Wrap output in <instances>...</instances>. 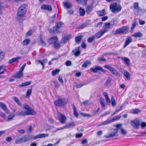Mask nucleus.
<instances>
[{"instance_id": "f257e3e1", "label": "nucleus", "mask_w": 146, "mask_h": 146, "mask_svg": "<svg viewBox=\"0 0 146 146\" xmlns=\"http://www.w3.org/2000/svg\"><path fill=\"white\" fill-rule=\"evenodd\" d=\"M27 5L23 4L18 9L17 13V20L23 21L24 20L23 16L27 12Z\"/></svg>"}, {"instance_id": "f03ea898", "label": "nucleus", "mask_w": 146, "mask_h": 146, "mask_svg": "<svg viewBox=\"0 0 146 146\" xmlns=\"http://www.w3.org/2000/svg\"><path fill=\"white\" fill-rule=\"evenodd\" d=\"M110 8L112 13H115L120 11L121 10L122 7L120 5L118 6L117 3H114L110 5Z\"/></svg>"}, {"instance_id": "7ed1b4c3", "label": "nucleus", "mask_w": 146, "mask_h": 146, "mask_svg": "<svg viewBox=\"0 0 146 146\" xmlns=\"http://www.w3.org/2000/svg\"><path fill=\"white\" fill-rule=\"evenodd\" d=\"M129 28L128 27L125 26L122 28L117 29L115 31L114 34L115 35L122 34L124 35L128 31Z\"/></svg>"}, {"instance_id": "20e7f679", "label": "nucleus", "mask_w": 146, "mask_h": 146, "mask_svg": "<svg viewBox=\"0 0 146 146\" xmlns=\"http://www.w3.org/2000/svg\"><path fill=\"white\" fill-rule=\"evenodd\" d=\"M67 98H59L57 100L54 102V105L58 106H61L66 104L68 102Z\"/></svg>"}, {"instance_id": "39448f33", "label": "nucleus", "mask_w": 146, "mask_h": 146, "mask_svg": "<svg viewBox=\"0 0 146 146\" xmlns=\"http://www.w3.org/2000/svg\"><path fill=\"white\" fill-rule=\"evenodd\" d=\"M104 68L109 70L113 75L119 77H120L121 75L120 74L112 67L108 65H104Z\"/></svg>"}, {"instance_id": "423d86ee", "label": "nucleus", "mask_w": 146, "mask_h": 146, "mask_svg": "<svg viewBox=\"0 0 146 146\" xmlns=\"http://www.w3.org/2000/svg\"><path fill=\"white\" fill-rule=\"evenodd\" d=\"M118 129H113L110 133L108 134L107 135H106L104 136V137L106 138H112L115 136L118 135H117V133L118 132Z\"/></svg>"}, {"instance_id": "0eeeda50", "label": "nucleus", "mask_w": 146, "mask_h": 146, "mask_svg": "<svg viewBox=\"0 0 146 146\" xmlns=\"http://www.w3.org/2000/svg\"><path fill=\"white\" fill-rule=\"evenodd\" d=\"M90 70L93 73H96L98 70H100L105 73H106V71L100 66H97L95 68H90Z\"/></svg>"}, {"instance_id": "6e6552de", "label": "nucleus", "mask_w": 146, "mask_h": 146, "mask_svg": "<svg viewBox=\"0 0 146 146\" xmlns=\"http://www.w3.org/2000/svg\"><path fill=\"white\" fill-rule=\"evenodd\" d=\"M108 30L107 29L100 30L94 36L96 39H98L100 38Z\"/></svg>"}, {"instance_id": "1a4fd4ad", "label": "nucleus", "mask_w": 146, "mask_h": 146, "mask_svg": "<svg viewBox=\"0 0 146 146\" xmlns=\"http://www.w3.org/2000/svg\"><path fill=\"white\" fill-rule=\"evenodd\" d=\"M58 117L61 123L63 124L65 123V120H66V118L64 115L59 113L58 115Z\"/></svg>"}, {"instance_id": "9d476101", "label": "nucleus", "mask_w": 146, "mask_h": 146, "mask_svg": "<svg viewBox=\"0 0 146 146\" xmlns=\"http://www.w3.org/2000/svg\"><path fill=\"white\" fill-rule=\"evenodd\" d=\"M58 38L56 36H53L47 40V42L49 44H54L55 42H57Z\"/></svg>"}, {"instance_id": "9b49d317", "label": "nucleus", "mask_w": 146, "mask_h": 146, "mask_svg": "<svg viewBox=\"0 0 146 146\" xmlns=\"http://www.w3.org/2000/svg\"><path fill=\"white\" fill-rule=\"evenodd\" d=\"M23 76V72H22L20 71L17 72L16 73L14 74L12 77L17 78L20 79L22 78Z\"/></svg>"}, {"instance_id": "f8f14e48", "label": "nucleus", "mask_w": 146, "mask_h": 146, "mask_svg": "<svg viewBox=\"0 0 146 146\" xmlns=\"http://www.w3.org/2000/svg\"><path fill=\"white\" fill-rule=\"evenodd\" d=\"M0 107L6 113H9V111L8 110L6 106L3 103L0 102Z\"/></svg>"}, {"instance_id": "ddd939ff", "label": "nucleus", "mask_w": 146, "mask_h": 146, "mask_svg": "<svg viewBox=\"0 0 146 146\" xmlns=\"http://www.w3.org/2000/svg\"><path fill=\"white\" fill-rule=\"evenodd\" d=\"M80 46L76 47L72 51L74 55L76 56H79L81 52L80 50Z\"/></svg>"}, {"instance_id": "4468645a", "label": "nucleus", "mask_w": 146, "mask_h": 146, "mask_svg": "<svg viewBox=\"0 0 146 146\" xmlns=\"http://www.w3.org/2000/svg\"><path fill=\"white\" fill-rule=\"evenodd\" d=\"M93 5L92 4L88 6L86 9V14H89L93 10Z\"/></svg>"}, {"instance_id": "2eb2a0df", "label": "nucleus", "mask_w": 146, "mask_h": 146, "mask_svg": "<svg viewBox=\"0 0 146 146\" xmlns=\"http://www.w3.org/2000/svg\"><path fill=\"white\" fill-rule=\"evenodd\" d=\"M48 133H42L38 134L34 137V139H35L38 138L45 137H48Z\"/></svg>"}, {"instance_id": "dca6fc26", "label": "nucleus", "mask_w": 146, "mask_h": 146, "mask_svg": "<svg viewBox=\"0 0 146 146\" xmlns=\"http://www.w3.org/2000/svg\"><path fill=\"white\" fill-rule=\"evenodd\" d=\"M41 9L43 10H47L48 11H50L52 10V8L51 6L49 5H45V4H43L41 6Z\"/></svg>"}, {"instance_id": "f3484780", "label": "nucleus", "mask_w": 146, "mask_h": 146, "mask_svg": "<svg viewBox=\"0 0 146 146\" xmlns=\"http://www.w3.org/2000/svg\"><path fill=\"white\" fill-rule=\"evenodd\" d=\"M70 38V35L65 36L63 37L60 41V43L65 44L67 42L68 40Z\"/></svg>"}, {"instance_id": "a211bd4d", "label": "nucleus", "mask_w": 146, "mask_h": 146, "mask_svg": "<svg viewBox=\"0 0 146 146\" xmlns=\"http://www.w3.org/2000/svg\"><path fill=\"white\" fill-rule=\"evenodd\" d=\"M22 138L23 143L29 141L32 139L31 137L29 135H25Z\"/></svg>"}, {"instance_id": "6ab92c4d", "label": "nucleus", "mask_w": 146, "mask_h": 146, "mask_svg": "<svg viewBox=\"0 0 146 146\" xmlns=\"http://www.w3.org/2000/svg\"><path fill=\"white\" fill-rule=\"evenodd\" d=\"M123 74L127 80H129L130 79L131 75L130 74L128 71L125 70L123 71Z\"/></svg>"}, {"instance_id": "aec40b11", "label": "nucleus", "mask_w": 146, "mask_h": 146, "mask_svg": "<svg viewBox=\"0 0 146 146\" xmlns=\"http://www.w3.org/2000/svg\"><path fill=\"white\" fill-rule=\"evenodd\" d=\"M75 125L74 122L68 123L67 125L64 126V129L70 128L75 126Z\"/></svg>"}, {"instance_id": "412c9836", "label": "nucleus", "mask_w": 146, "mask_h": 146, "mask_svg": "<svg viewBox=\"0 0 146 146\" xmlns=\"http://www.w3.org/2000/svg\"><path fill=\"white\" fill-rule=\"evenodd\" d=\"M110 123H111V122L110 120H106L101 122L97 125V126L99 127L101 126L105 125Z\"/></svg>"}, {"instance_id": "4be33fe9", "label": "nucleus", "mask_w": 146, "mask_h": 146, "mask_svg": "<svg viewBox=\"0 0 146 146\" xmlns=\"http://www.w3.org/2000/svg\"><path fill=\"white\" fill-rule=\"evenodd\" d=\"M131 125L134 128H137V119L131 120L130 122Z\"/></svg>"}, {"instance_id": "5701e85b", "label": "nucleus", "mask_w": 146, "mask_h": 146, "mask_svg": "<svg viewBox=\"0 0 146 146\" xmlns=\"http://www.w3.org/2000/svg\"><path fill=\"white\" fill-rule=\"evenodd\" d=\"M59 29L56 26V27H53L52 30L51 29H50L49 30V31L50 33H58L59 32Z\"/></svg>"}, {"instance_id": "b1692460", "label": "nucleus", "mask_w": 146, "mask_h": 146, "mask_svg": "<svg viewBox=\"0 0 146 146\" xmlns=\"http://www.w3.org/2000/svg\"><path fill=\"white\" fill-rule=\"evenodd\" d=\"M37 62L38 63L42 65V68L43 69L44 68V64L47 62V61L46 59H45L42 60V61L40 60H38Z\"/></svg>"}, {"instance_id": "393cba45", "label": "nucleus", "mask_w": 146, "mask_h": 146, "mask_svg": "<svg viewBox=\"0 0 146 146\" xmlns=\"http://www.w3.org/2000/svg\"><path fill=\"white\" fill-rule=\"evenodd\" d=\"M31 81L26 82H25L22 83L21 85H19L18 87H21L29 86L31 84Z\"/></svg>"}, {"instance_id": "a878e982", "label": "nucleus", "mask_w": 146, "mask_h": 146, "mask_svg": "<svg viewBox=\"0 0 146 146\" xmlns=\"http://www.w3.org/2000/svg\"><path fill=\"white\" fill-rule=\"evenodd\" d=\"M31 81L26 82H25L22 83L21 85H19L18 87H21L29 86L31 84Z\"/></svg>"}, {"instance_id": "bb28decb", "label": "nucleus", "mask_w": 146, "mask_h": 146, "mask_svg": "<svg viewBox=\"0 0 146 146\" xmlns=\"http://www.w3.org/2000/svg\"><path fill=\"white\" fill-rule=\"evenodd\" d=\"M21 58V57L20 56H17L15 58H12L8 61V63L9 64H12L14 62L20 59Z\"/></svg>"}, {"instance_id": "cd10ccee", "label": "nucleus", "mask_w": 146, "mask_h": 146, "mask_svg": "<svg viewBox=\"0 0 146 146\" xmlns=\"http://www.w3.org/2000/svg\"><path fill=\"white\" fill-rule=\"evenodd\" d=\"M83 37V36L82 35H79L76 37L75 38V41L77 43H80Z\"/></svg>"}, {"instance_id": "c85d7f7f", "label": "nucleus", "mask_w": 146, "mask_h": 146, "mask_svg": "<svg viewBox=\"0 0 146 146\" xmlns=\"http://www.w3.org/2000/svg\"><path fill=\"white\" fill-rule=\"evenodd\" d=\"M131 39L130 37H128L125 40V43L123 46L124 48H125L131 42Z\"/></svg>"}, {"instance_id": "c756f323", "label": "nucleus", "mask_w": 146, "mask_h": 146, "mask_svg": "<svg viewBox=\"0 0 146 146\" xmlns=\"http://www.w3.org/2000/svg\"><path fill=\"white\" fill-rule=\"evenodd\" d=\"M63 6L65 7L66 9H68L70 8L72 6V4L70 3H69L67 2H64L63 3Z\"/></svg>"}, {"instance_id": "7c9ffc66", "label": "nucleus", "mask_w": 146, "mask_h": 146, "mask_svg": "<svg viewBox=\"0 0 146 146\" xmlns=\"http://www.w3.org/2000/svg\"><path fill=\"white\" fill-rule=\"evenodd\" d=\"M26 114L27 115H34L36 114V112L33 111L31 108L28 111H26Z\"/></svg>"}, {"instance_id": "2f4dec72", "label": "nucleus", "mask_w": 146, "mask_h": 146, "mask_svg": "<svg viewBox=\"0 0 146 146\" xmlns=\"http://www.w3.org/2000/svg\"><path fill=\"white\" fill-rule=\"evenodd\" d=\"M72 108L73 110V112L74 115L76 116V117H78L79 115V114L77 111L76 108L74 104H72Z\"/></svg>"}, {"instance_id": "473e14b6", "label": "nucleus", "mask_w": 146, "mask_h": 146, "mask_svg": "<svg viewBox=\"0 0 146 146\" xmlns=\"http://www.w3.org/2000/svg\"><path fill=\"white\" fill-rule=\"evenodd\" d=\"M97 13L99 17L103 16L106 14V11L104 9H103L101 11H98Z\"/></svg>"}, {"instance_id": "72a5a7b5", "label": "nucleus", "mask_w": 146, "mask_h": 146, "mask_svg": "<svg viewBox=\"0 0 146 146\" xmlns=\"http://www.w3.org/2000/svg\"><path fill=\"white\" fill-rule=\"evenodd\" d=\"M121 59L124 61L127 66H130V60L128 58L124 57L121 58Z\"/></svg>"}, {"instance_id": "f704fd0d", "label": "nucleus", "mask_w": 146, "mask_h": 146, "mask_svg": "<svg viewBox=\"0 0 146 146\" xmlns=\"http://www.w3.org/2000/svg\"><path fill=\"white\" fill-rule=\"evenodd\" d=\"M76 2L81 5H84L87 3V0H76Z\"/></svg>"}, {"instance_id": "c9c22d12", "label": "nucleus", "mask_w": 146, "mask_h": 146, "mask_svg": "<svg viewBox=\"0 0 146 146\" xmlns=\"http://www.w3.org/2000/svg\"><path fill=\"white\" fill-rule=\"evenodd\" d=\"M79 12L80 15L81 16H83L85 14V10L81 7L79 8Z\"/></svg>"}, {"instance_id": "e433bc0d", "label": "nucleus", "mask_w": 146, "mask_h": 146, "mask_svg": "<svg viewBox=\"0 0 146 146\" xmlns=\"http://www.w3.org/2000/svg\"><path fill=\"white\" fill-rule=\"evenodd\" d=\"M60 71L59 69H57L55 70H53L51 74L52 76H55L57 74L59 73Z\"/></svg>"}, {"instance_id": "4c0bfd02", "label": "nucleus", "mask_w": 146, "mask_h": 146, "mask_svg": "<svg viewBox=\"0 0 146 146\" xmlns=\"http://www.w3.org/2000/svg\"><path fill=\"white\" fill-rule=\"evenodd\" d=\"M91 64L89 60H86L85 61L83 64L82 65V67L84 68H86L87 66Z\"/></svg>"}, {"instance_id": "58836bf2", "label": "nucleus", "mask_w": 146, "mask_h": 146, "mask_svg": "<svg viewBox=\"0 0 146 146\" xmlns=\"http://www.w3.org/2000/svg\"><path fill=\"white\" fill-rule=\"evenodd\" d=\"M22 138H20L15 140V143L16 144H19L23 143Z\"/></svg>"}, {"instance_id": "ea45409f", "label": "nucleus", "mask_w": 146, "mask_h": 146, "mask_svg": "<svg viewBox=\"0 0 146 146\" xmlns=\"http://www.w3.org/2000/svg\"><path fill=\"white\" fill-rule=\"evenodd\" d=\"M13 100L15 101V102L19 106H21V104L19 100L17 97L16 96H14L13 98Z\"/></svg>"}, {"instance_id": "a19ab883", "label": "nucleus", "mask_w": 146, "mask_h": 146, "mask_svg": "<svg viewBox=\"0 0 146 146\" xmlns=\"http://www.w3.org/2000/svg\"><path fill=\"white\" fill-rule=\"evenodd\" d=\"M111 103L112 106H116V103L113 96H111Z\"/></svg>"}, {"instance_id": "79ce46f5", "label": "nucleus", "mask_w": 146, "mask_h": 146, "mask_svg": "<svg viewBox=\"0 0 146 146\" xmlns=\"http://www.w3.org/2000/svg\"><path fill=\"white\" fill-rule=\"evenodd\" d=\"M53 46L55 48L58 49H59L61 46L60 43L58 42H55V43L54 44Z\"/></svg>"}, {"instance_id": "37998d69", "label": "nucleus", "mask_w": 146, "mask_h": 146, "mask_svg": "<svg viewBox=\"0 0 146 146\" xmlns=\"http://www.w3.org/2000/svg\"><path fill=\"white\" fill-rule=\"evenodd\" d=\"M30 41V39L26 38L23 41V44L24 45H27L29 44Z\"/></svg>"}, {"instance_id": "c03bdc74", "label": "nucleus", "mask_w": 146, "mask_h": 146, "mask_svg": "<svg viewBox=\"0 0 146 146\" xmlns=\"http://www.w3.org/2000/svg\"><path fill=\"white\" fill-rule=\"evenodd\" d=\"M121 117V115L115 117L113 118V119L110 120L111 123L113 122V121L119 120L120 119Z\"/></svg>"}, {"instance_id": "a18cd8bd", "label": "nucleus", "mask_w": 146, "mask_h": 146, "mask_svg": "<svg viewBox=\"0 0 146 146\" xmlns=\"http://www.w3.org/2000/svg\"><path fill=\"white\" fill-rule=\"evenodd\" d=\"M121 117V115L115 117L113 118V119L110 120L111 123L113 122V121L119 120L120 119Z\"/></svg>"}, {"instance_id": "49530a36", "label": "nucleus", "mask_w": 146, "mask_h": 146, "mask_svg": "<svg viewBox=\"0 0 146 146\" xmlns=\"http://www.w3.org/2000/svg\"><path fill=\"white\" fill-rule=\"evenodd\" d=\"M137 13L139 15H142L143 14V10H142L138 6V4H137Z\"/></svg>"}, {"instance_id": "de8ad7c7", "label": "nucleus", "mask_w": 146, "mask_h": 146, "mask_svg": "<svg viewBox=\"0 0 146 146\" xmlns=\"http://www.w3.org/2000/svg\"><path fill=\"white\" fill-rule=\"evenodd\" d=\"M32 87H31V88ZM32 91V88L31 89H29L27 90L26 94V97H29L31 94Z\"/></svg>"}, {"instance_id": "09e8293b", "label": "nucleus", "mask_w": 146, "mask_h": 146, "mask_svg": "<svg viewBox=\"0 0 146 146\" xmlns=\"http://www.w3.org/2000/svg\"><path fill=\"white\" fill-rule=\"evenodd\" d=\"M95 38L94 36H93L88 38L87 41L88 42H92Z\"/></svg>"}, {"instance_id": "8fccbe9b", "label": "nucleus", "mask_w": 146, "mask_h": 146, "mask_svg": "<svg viewBox=\"0 0 146 146\" xmlns=\"http://www.w3.org/2000/svg\"><path fill=\"white\" fill-rule=\"evenodd\" d=\"M111 24V23H105L103 26L104 28L105 29L109 28L110 27Z\"/></svg>"}, {"instance_id": "3c124183", "label": "nucleus", "mask_w": 146, "mask_h": 146, "mask_svg": "<svg viewBox=\"0 0 146 146\" xmlns=\"http://www.w3.org/2000/svg\"><path fill=\"white\" fill-rule=\"evenodd\" d=\"M136 25V20H135V21L134 23H133L132 24V27L131 28V30L130 31L132 33L133 31V29L135 27Z\"/></svg>"}, {"instance_id": "603ef678", "label": "nucleus", "mask_w": 146, "mask_h": 146, "mask_svg": "<svg viewBox=\"0 0 146 146\" xmlns=\"http://www.w3.org/2000/svg\"><path fill=\"white\" fill-rule=\"evenodd\" d=\"M40 44L42 46H45L46 45V44L41 38H40Z\"/></svg>"}, {"instance_id": "864d4df0", "label": "nucleus", "mask_w": 146, "mask_h": 146, "mask_svg": "<svg viewBox=\"0 0 146 146\" xmlns=\"http://www.w3.org/2000/svg\"><path fill=\"white\" fill-rule=\"evenodd\" d=\"M14 117V115H13L10 114L8 116L7 121H11L13 119Z\"/></svg>"}, {"instance_id": "5fc2aeb1", "label": "nucleus", "mask_w": 146, "mask_h": 146, "mask_svg": "<svg viewBox=\"0 0 146 146\" xmlns=\"http://www.w3.org/2000/svg\"><path fill=\"white\" fill-rule=\"evenodd\" d=\"M18 115L20 116L27 115L26 111L20 112L18 113Z\"/></svg>"}, {"instance_id": "6e6d98bb", "label": "nucleus", "mask_w": 146, "mask_h": 146, "mask_svg": "<svg viewBox=\"0 0 146 146\" xmlns=\"http://www.w3.org/2000/svg\"><path fill=\"white\" fill-rule=\"evenodd\" d=\"M5 54L3 52H0V61L2 60L4 58Z\"/></svg>"}, {"instance_id": "4d7b16f0", "label": "nucleus", "mask_w": 146, "mask_h": 146, "mask_svg": "<svg viewBox=\"0 0 146 146\" xmlns=\"http://www.w3.org/2000/svg\"><path fill=\"white\" fill-rule=\"evenodd\" d=\"M112 80V79L110 78H109L106 80L105 84L107 85H109Z\"/></svg>"}, {"instance_id": "13d9d810", "label": "nucleus", "mask_w": 146, "mask_h": 146, "mask_svg": "<svg viewBox=\"0 0 146 146\" xmlns=\"http://www.w3.org/2000/svg\"><path fill=\"white\" fill-rule=\"evenodd\" d=\"M111 22H113V23L111 24V25L112 26H113L114 25L115 26H116L117 25V21L116 20L114 19H112L111 20Z\"/></svg>"}, {"instance_id": "bf43d9fd", "label": "nucleus", "mask_w": 146, "mask_h": 146, "mask_svg": "<svg viewBox=\"0 0 146 146\" xmlns=\"http://www.w3.org/2000/svg\"><path fill=\"white\" fill-rule=\"evenodd\" d=\"M63 25V23L61 22H58L56 24V26L59 29L62 27V25Z\"/></svg>"}, {"instance_id": "052dcab7", "label": "nucleus", "mask_w": 146, "mask_h": 146, "mask_svg": "<svg viewBox=\"0 0 146 146\" xmlns=\"http://www.w3.org/2000/svg\"><path fill=\"white\" fill-rule=\"evenodd\" d=\"M140 126L142 129H145L146 127V123L144 122H142Z\"/></svg>"}, {"instance_id": "680f3d73", "label": "nucleus", "mask_w": 146, "mask_h": 146, "mask_svg": "<svg viewBox=\"0 0 146 146\" xmlns=\"http://www.w3.org/2000/svg\"><path fill=\"white\" fill-rule=\"evenodd\" d=\"M81 114L83 116L87 117H91L92 116L90 114H86L83 113H81Z\"/></svg>"}, {"instance_id": "e2e57ef3", "label": "nucleus", "mask_w": 146, "mask_h": 146, "mask_svg": "<svg viewBox=\"0 0 146 146\" xmlns=\"http://www.w3.org/2000/svg\"><path fill=\"white\" fill-rule=\"evenodd\" d=\"M23 108L24 109L27 110V111H28L31 108L28 105H25L24 107Z\"/></svg>"}, {"instance_id": "0e129e2a", "label": "nucleus", "mask_w": 146, "mask_h": 146, "mask_svg": "<svg viewBox=\"0 0 146 146\" xmlns=\"http://www.w3.org/2000/svg\"><path fill=\"white\" fill-rule=\"evenodd\" d=\"M100 104L101 106L103 107H104L105 106V103L103 100H101L100 101Z\"/></svg>"}, {"instance_id": "69168bd1", "label": "nucleus", "mask_w": 146, "mask_h": 146, "mask_svg": "<svg viewBox=\"0 0 146 146\" xmlns=\"http://www.w3.org/2000/svg\"><path fill=\"white\" fill-rule=\"evenodd\" d=\"M86 84H78L76 85V88H81L83 86L86 85Z\"/></svg>"}, {"instance_id": "338daca9", "label": "nucleus", "mask_w": 146, "mask_h": 146, "mask_svg": "<svg viewBox=\"0 0 146 146\" xmlns=\"http://www.w3.org/2000/svg\"><path fill=\"white\" fill-rule=\"evenodd\" d=\"M58 81L60 82L62 84H63L64 82L62 77L60 76H59L58 78Z\"/></svg>"}, {"instance_id": "774afa93", "label": "nucleus", "mask_w": 146, "mask_h": 146, "mask_svg": "<svg viewBox=\"0 0 146 146\" xmlns=\"http://www.w3.org/2000/svg\"><path fill=\"white\" fill-rule=\"evenodd\" d=\"M65 64L67 66H70L72 64L70 60L67 61H66Z\"/></svg>"}]
</instances>
